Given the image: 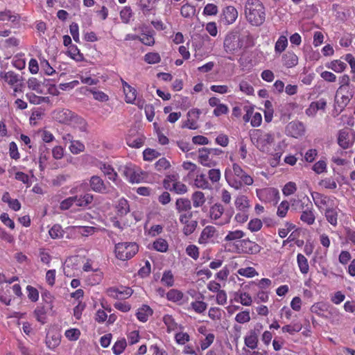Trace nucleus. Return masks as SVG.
I'll return each mask as SVG.
<instances>
[{"instance_id":"obj_1","label":"nucleus","mask_w":355,"mask_h":355,"mask_svg":"<svg viewBox=\"0 0 355 355\" xmlns=\"http://www.w3.org/2000/svg\"><path fill=\"white\" fill-rule=\"evenodd\" d=\"M225 178L229 185L236 189H241L243 185L250 186L254 182L253 178L237 163L232 164V170H225Z\"/></svg>"},{"instance_id":"obj_2","label":"nucleus","mask_w":355,"mask_h":355,"mask_svg":"<svg viewBox=\"0 0 355 355\" xmlns=\"http://www.w3.org/2000/svg\"><path fill=\"white\" fill-rule=\"evenodd\" d=\"M245 15L252 26H261L266 20L265 7L259 0H248L245 5Z\"/></svg>"},{"instance_id":"obj_3","label":"nucleus","mask_w":355,"mask_h":355,"mask_svg":"<svg viewBox=\"0 0 355 355\" xmlns=\"http://www.w3.org/2000/svg\"><path fill=\"white\" fill-rule=\"evenodd\" d=\"M250 137L252 144L261 152L270 153L271 146L275 142L274 135L266 132L260 129H255L250 132Z\"/></svg>"},{"instance_id":"obj_4","label":"nucleus","mask_w":355,"mask_h":355,"mask_svg":"<svg viewBox=\"0 0 355 355\" xmlns=\"http://www.w3.org/2000/svg\"><path fill=\"white\" fill-rule=\"evenodd\" d=\"M353 95V89L349 84L343 85L339 87L335 96L334 106L336 111L338 112L337 115L348 105Z\"/></svg>"},{"instance_id":"obj_5","label":"nucleus","mask_w":355,"mask_h":355,"mask_svg":"<svg viewBox=\"0 0 355 355\" xmlns=\"http://www.w3.org/2000/svg\"><path fill=\"white\" fill-rule=\"evenodd\" d=\"M243 46V37L237 32L227 34L224 40L223 48L227 53L234 55Z\"/></svg>"},{"instance_id":"obj_6","label":"nucleus","mask_w":355,"mask_h":355,"mask_svg":"<svg viewBox=\"0 0 355 355\" xmlns=\"http://www.w3.org/2000/svg\"><path fill=\"white\" fill-rule=\"evenodd\" d=\"M138 252V245L135 243H119L115 245L116 257L125 261L133 257Z\"/></svg>"},{"instance_id":"obj_7","label":"nucleus","mask_w":355,"mask_h":355,"mask_svg":"<svg viewBox=\"0 0 355 355\" xmlns=\"http://www.w3.org/2000/svg\"><path fill=\"white\" fill-rule=\"evenodd\" d=\"M338 144L343 149H348L355 142V131L349 128L341 129L338 132Z\"/></svg>"},{"instance_id":"obj_8","label":"nucleus","mask_w":355,"mask_h":355,"mask_svg":"<svg viewBox=\"0 0 355 355\" xmlns=\"http://www.w3.org/2000/svg\"><path fill=\"white\" fill-rule=\"evenodd\" d=\"M236 252L248 254H256L260 252L261 248L259 245L248 239L239 241L235 244Z\"/></svg>"},{"instance_id":"obj_9","label":"nucleus","mask_w":355,"mask_h":355,"mask_svg":"<svg viewBox=\"0 0 355 355\" xmlns=\"http://www.w3.org/2000/svg\"><path fill=\"white\" fill-rule=\"evenodd\" d=\"M307 201L309 202V205H306V208L302 211L300 218L302 223L308 225H312L315 220V211L309 198H307Z\"/></svg>"},{"instance_id":"obj_10","label":"nucleus","mask_w":355,"mask_h":355,"mask_svg":"<svg viewBox=\"0 0 355 355\" xmlns=\"http://www.w3.org/2000/svg\"><path fill=\"white\" fill-rule=\"evenodd\" d=\"M121 170L122 175L131 183H139L142 179L141 175L132 165L123 166Z\"/></svg>"},{"instance_id":"obj_11","label":"nucleus","mask_w":355,"mask_h":355,"mask_svg":"<svg viewBox=\"0 0 355 355\" xmlns=\"http://www.w3.org/2000/svg\"><path fill=\"white\" fill-rule=\"evenodd\" d=\"M89 185L91 189L94 192L99 193H108L107 187L104 181L97 175H93L89 180Z\"/></svg>"},{"instance_id":"obj_12","label":"nucleus","mask_w":355,"mask_h":355,"mask_svg":"<svg viewBox=\"0 0 355 355\" xmlns=\"http://www.w3.org/2000/svg\"><path fill=\"white\" fill-rule=\"evenodd\" d=\"M286 131L291 137L297 138L303 135L304 132V127L301 122L292 121L287 125Z\"/></svg>"},{"instance_id":"obj_13","label":"nucleus","mask_w":355,"mask_h":355,"mask_svg":"<svg viewBox=\"0 0 355 355\" xmlns=\"http://www.w3.org/2000/svg\"><path fill=\"white\" fill-rule=\"evenodd\" d=\"M73 204L78 207H87L91 205L94 200V196L92 193H87L82 196H71Z\"/></svg>"},{"instance_id":"obj_14","label":"nucleus","mask_w":355,"mask_h":355,"mask_svg":"<svg viewBox=\"0 0 355 355\" xmlns=\"http://www.w3.org/2000/svg\"><path fill=\"white\" fill-rule=\"evenodd\" d=\"M245 236V233L240 230H236L234 231H229L224 238V241L225 242H228V245H231L232 243L235 246V244L239 241L242 240V239Z\"/></svg>"},{"instance_id":"obj_15","label":"nucleus","mask_w":355,"mask_h":355,"mask_svg":"<svg viewBox=\"0 0 355 355\" xmlns=\"http://www.w3.org/2000/svg\"><path fill=\"white\" fill-rule=\"evenodd\" d=\"M210 153L207 148H201L199 149L198 162L203 166L211 167L216 165V162L209 157Z\"/></svg>"},{"instance_id":"obj_16","label":"nucleus","mask_w":355,"mask_h":355,"mask_svg":"<svg viewBox=\"0 0 355 355\" xmlns=\"http://www.w3.org/2000/svg\"><path fill=\"white\" fill-rule=\"evenodd\" d=\"M223 19L228 24L234 22L238 17V12L234 6H227L223 10Z\"/></svg>"},{"instance_id":"obj_17","label":"nucleus","mask_w":355,"mask_h":355,"mask_svg":"<svg viewBox=\"0 0 355 355\" xmlns=\"http://www.w3.org/2000/svg\"><path fill=\"white\" fill-rule=\"evenodd\" d=\"M282 63L287 68H292L298 63V57L292 51H287L282 55Z\"/></svg>"},{"instance_id":"obj_18","label":"nucleus","mask_w":355,"mask_h":355,"mask_svg":"<svg viewBox=\"0 0 355 355\" xmlns=\"http://www.w3.org/2000/svg\"><path fill=\"white\" fill-rule=\"evenodd\" d=\"M175 208L180 214L191 212V202L188 198H178L175 202Z\"/></svg>"},{"instance_id":"obj_19","label":"nucleus","mask_w":355,"mask_h":355,"mask_svg":"<svg viewBox=\"0 0 355 355\" xmlns=\"http://www.w3.org/2000/svg\"><path fill=\"white\" fill-rule=\"evenodd\" d=\"M337 207H328L325 209L324 216L327 220L334 227L338 225V211Z\"/></svg>"},{"instance_id":"obj_20","label":"nucleus","mask_w":355,"mask_h":355,"mask_svg":"<svg viewBox=\"0 0 355 355\" xmlns=\"http://www.w3.org/2000/svg\"><path fill=\"white\" fill-rule=\"evenodd\" d=\"M109 292L111 293V295L116 298H128L132 294V290L126 287L121 288V289L111 288L109 289Z\"/></svg>"},{"instance_id":"obj_21","label":"nucleus","mask_w":355,"mask_h":355,"mask_svg":"<svg viewBox=\"0 0 355 355\" xmlns=\"http://www.w3.org/2000/svg\"><path fill=\"white\" fill-rule=\"evenodd\" d=\"M216 232V230L214 226H206L201 232V235L199 238V243L204 244L207 243L210 239L214 237Z\"/></svg>"},{"instance_id":"obj_22","label":"nucleus","mask_w":355,"mask_h":355,"mask_svg":"<svg viewBox=\"0 0 355 355\" xmlns=\"http://www.w3.org/2000/svg\"><path fill=\"white\" fill-rule=\"evenodd\" d=\"M224 211V207L221 204L215 203L210 207L209 216L211 220H217L221 218Z\"/></svg>"},{"instance_id":"obj_23","label":"nucleus","mask_w":355,"mask_h":355,"mask_svg":"<svg viewBox=\"0 0 355 355\" xmlns=\"http://www.w3.org/2000/svg\"><path fill=\"white\" fill-rule=\"evenodd\" d=\"M99 168L105 175L116 184L118 174L110 165L101 164Z\"/></svg>"},{"instance_id":"obj_24","label":"nucleus","mask_w":355,"mask_h":355,"mask_svg":"<svg viewBox=\"0 0 355 355\" xmlns=\"http://www.w3.org/2000/svg\"><path fill=\"white\" fill-rule=\"evenodd\" d=\"M153 314L152 309L148 305H143L137 313V317L141 322H146L148 317Z\"/></svg>"},{"instance_id":"obj_25","label":"nucleus","mask_w":355,"mask_h":355,"mask_svg":"<svg viewBox=\"0 0 355 355\" xmlns=\"http://www.w3.org/2000/svg\"><path fill=\"white\" fill-rule=\"evenodd\" d=\"M258 341V336H257L254 331H250L249 335L246 336L244 338L245 345L252 349L257 347Z\"/></svg>"},{"instance_id":"obj_26","label":"nucleus","mask_w":355,"mask_h":355,"mask_svg":"<svg viewBox=\"0 0 355 355\" xmlns=\"http://www.w3.org/2000/svg\"><path fill=\"white\" fill-rule=\"evenodd\" d=\"M194 184L196 187L202 189H211V186L207 180L205 174L198 175L194 180Z\"/></svg>"},{"instance_id":"obj_27","label":"nucleus","mask_w":355,"mask_h":355,"mask_svg":"<svg viewBox=\"0 0 355 355\" xmlns=\"http://www.w3.org/2000/svg\"><path fill=\"white\" fill-rule=\"evenodd\" d=\"M67 55L73 60L80 62L84 60L83 53H80V50L76 45H70L67 51Z\"/></svg>"},{"instance_id":"obj_28","label":"nucleus","mask_w":355,"mask_h":355,"mask_svg":"<svg viewBox=\"0 0 355 355\" xmlns=\"http://www.w3.org/2000/svg\"><path fill=\"white\" fill-rule=\"evenodd\" d=\"M117 214L119 216H123L130 211V207L127 200L121 198L116 205Z\"/></svg>"},{"instance_id":"obj_29","label":"nucleus","mask_w":355,"mask_h":355,"mask_svg":"<svg viewBox=\"0 0 355 355\" xmlns=\"http://www.w3.org/2000/svg\"><path fill=\"white\" fill-rule=\"evenodd\" d=\"M191 200L193 207L196 208L202 207L206 201L205 195L202 191H195L191 196Z\"/></svg>"},{"instance_id":"obj_30","label":"nucleus","mask_w":355,"mask_h":355,"mask_svg":"<svg viewBox=\"0 0 355 355\" xmlns=\"http://www.w3.org/2000/svg\"><path fill=\"white\" fill-rule=\"evenodd\" d=\"M297 261L300 272L302 274H307L309 270L307 259L303 254H298L297 256Z\"/></svg>"},{"instance_id":"obj_31","label":"nucleus","mask_w":355,"mask_h":355,"mask_svg":"<svg viewBox=\"0 0 355 355\" xmlns=\"http://www.w3.org/2000/svg\"><path fill=\"white\" fill-rule=\"evenodd\" d=\"M235 206L239 211H248L250 207L249 200L245 196H240L237 197L235 200Z\"/></svg>"},{"instance_id":"obj_32","label":"nucleus","mask_w":355,"mask_h":355,"mask_svg":"<svg viewBox=\"0 0 355 355\" xmlns=\"http://www.w3.org/2000/svg\"><path fill=\"white\" fill-rule=\"evenodd\" d=\"M64 230L62 226L59 224H55L53 227L49 230V234L51 239H61L64 236Z\"/></svg>"},{"instance_id":"obj_33","label":"nucleus","mask_w":355,"mask_h":355,"mask_svg":"<svg viewBox=\"0 0 355 355\" xmlns=\"http://www.w3.org/2000/svg\"><path fill=\"white\" fill-rule=\"evenodd\" d=\"M153 248L156 251L166 252L168 249V244L165 239L159 238L153 242Z\"/></svg>"},{"instance_id":"obj_34","label":"nucleus","mask_w":355,"mask_h":355,"mask_svg":"<svg viewBox=\"0 0 355 355\" xmlns=\"http://www.w3.org/2000/svg\"><path fill=\"white\" fill-rule=\"evenodd\" d=\"M288 46L287 37L284 35H281L275 45V51L276 53L280 54L282 53Z\"/></svg>"},{"instance_id":"obj_35","label":"nucleus","mask_w":355,"mask_h":355,"mask_svg":"<svg viewBox=\"0 0 355 355\" xmlns=\"http://www.w3.org/2000/svg\"><path fill=\"white\" fill-rule=\"evenodd\" d=\"M124 93L125 96V101L128 103H134L136 101L137 97V90L131 87L128 86V89L124 87Z\"/></svg>"},{"instance_id":"obj_36","label":"nucleus","mask_w":355,"mask_h":355,"mask_svg":"<svg viewBox=\"0 0 355 355\" xmlns=\"http://www.w3.org/2000/svg\"><path fill=\"white\" fill-rule=\"evenodd\" d=\"M181 15L185 18H190L196 13V8L189 3L183 5L180 10Z\"/></svg>"},{"instance_id":"obj_37","label":"nucleus","mask_w":355,"mask_h":355,"mask_svg":"<svg viewBox=\"0 0 355 355\" xmlns=\"http://www.w3.org/2000/svg\"><path fill=\"white\" fill-rule=\"evenodd\" d=\"M153 0H139V6L143 13L148 15L153 9Z\"/></svg>"},{"instance_id":"obj_38","label":"nucleus","mask_w":355,"mask_h":355,"mask_svg":"<svg viewBox=\"0 0 355 355\" xmlns=\"http://www.w3.org/2000/svg\"><path fill=\"white\" fill-rule=\"evenodd\" d=\"M166 297L169 301L177 302L183 297V293L176 289H171L166 293Z\"/></svg>"},{"instance_id":"obj_39","label":"nucleus","mask_w":355,"mask_h":355,"mask_svg":"<svg viewBox=\"0 0 355 355\" xmlns=\"http://www.w3.org/2000/svg\"><path fill=\"white\" fill-rule=\"evenodd\" d=\"M126 346L127 343L125 338H122L119 340H117L112 347L113 353L115 355L121 354L124 351Z\"/></svg>"},{"instance_id":"obj_40","label":"nucleus","mask_w":355,"mask_h":355,"mask_svg":"<svg viewBox=\"0 0 355 355\" xmlns=\"http://www.w3.org/2000/svg\"><path fill=\"white\" fill-rule=\"evenodd\" d=\"M311 196L317 207H320V205H327L328 198L327 196L318 192L311 193Z\"/></svg>"},{"instance_id":"obj_41","label":"nucleus","mask_w":355,"mask_h":355,"mask_svg":"<svg viewBox=\"0 0 355 355\" xmlns=\"http://www.w3.org/2000/svg\"><path fill=\"white\" fill-rule=\"evenodd\" d=\"M69 150L73 154L77 155L85 150V145L79 141H71Z\"/></svg>"},{"instance_id":"obj_42","label":"nucleus","mask_w":355,"mask_h":355,"mask_svg":"<svg viewBox=\"0 0 355 355\" xmlns=\"http://www.w3.org/2000/svg\"><path fill=\"white\" fill-rule=\"evenodd\" d=\"M163 322L167 327L168 332L174 331L176 329L178 324L175 322L173 318L170 315H165L163 317Z\"/></svg>"},{"instance_id":"obj_43","label":"nucleus","mask_w":355,"mask_h":355,"mask_svg":"<svg viewBox=\"0 0 355 355\" xmlns=\"http://www.w3.org/2000/svg\"><path fill=\"white\" fill-rule=\"evenodd\" d=\"M3 78L10 85H14L19 81V76L12 71L6 73Z\"/></svg>"},{"instance_id":"obj_44","label":"nucleus","mask_w":355,"mask_h":355,"mask_svg":"<svg viewBox=\"0 0 355 355\" xmlns=\"http://www.w3.org/2000/svg\"><path fill=\"white\" fill-rule=\"evenodd\" d=\"M238 273L243 277H253L258 275L256 270L252 267L242 268L238 270Z\"/></svg>"},{"instance_id":"obj_45","label":"nucleus","mask_w":355,"mask_h":355,"mask_svg":"<svg viewBox=\"0 0 355 355\" xmlns=\"http://www.w3.org/2000/svg\"><path fill=\"white\" fill-rule=\"evenodd\" d=\"M161 282L167 286H172L173 285L174 279L171 270H167L164 272Z\"/></svg>"},{"instance_id":"obj_46","label":"nucleus","mask_w":355,"mask_h":355,"mask_svg":"<svg viewBox=\"0 0 355 355\" xmlns=\"http://www.w3.org/2000/svg\"><path fill=\"white\" fill-rule=\"evenodd\" d=\"M191 306L196 313H202L206 310L207 304L202 301H195L191 303Z\"/></svg>"},{"instance_id":"obj_47","label":"nucleus","mask_w":355,"mask_h":355,"mask_svg":"<svg viewBox=\"0 0 355 355\" xmlns=\"http://www.w3.org/2000/svg\"><path fill=\"white\" fill-rule=\"evenodd\" d=\"M144 160L151 161L160 155L156 150L152 148H147L143 152Z\"/></svg>"},{"instance_id":"obj_48","label":"nucleus","mask_w":355,"mask_h":355,"mask_svg":"<svg viewBox=\"0 0 355 355\" xmlns=\"http://www.w3.org/2000/svg\"><path fill=\"white\" fill-rule=\"evenodd\" d=\"M289 209V203L287 200H283L278 206L277 214L281 218L286 216Z\"/></svg>"},{"instance_id":"obj_49","label":"nucleus","mask_w":355,"mask_h":355,"mask_svg":"<svg viewBox=\"0 0 355 355\" xmlns=\"http://www.w3.org/2000/svg\"><path fill=\"white\" fill-rule=\"evenodd\" d=\"M296 184L293 182H289L284 185L282 189V192L284 195L288 196L293 194L296 191Z\"/></svg>"},{"instance_id":"obj_50","label":"nucleus","mask_w":355,"mask_h":355,"mask_svg":"<svg viewBox=\"0 0 355 355\" xmlns=\"http://www.w3.org/2000/svg\"><path fill=\"white\" fill-rule=\"evenodd\" d=\"M235 320L241 324L249 322L250 320V312L244 311L237 313L235 317Z\"/></svg>"},{"instance_id":"obj_51","label":"nucleus","mask_w":355,"mask_h":355,"mask_svg":"<svg viewBox=\"0 0 355 355\" xmlns=\"http://www.w3.org/2000/svg\"><path fill=\"white\" fill-rule=\"evenodd\" d=\"M161 58L157 53H148L144 56V60L149 64L159 62Z\"/></svg>"},{"instance_id":"obj_52","label":"nucleus","mask_w":355,"mask_h":355,"mask_svg":"<svg viewBox=\"0 0 355 355\" xmlns=\"http://www.w3.org/2000/svg\"><path fill=\"white\" fill-rule=\"evenodd\" d=\"M19 17L18 15H12V12L9 10L4 11H0V21H4L6 19L15 21Z\"/></svg>"},{"instance_id":"obj_53","label":"nucleus","mask_w":355,"mask_h":355,"mask_svg":"<svg viewBox=\"0 0 355 355\" xmlns=\"http://www.w3.org/2000/svg\"><path fill=\"white\" fill-rule=\"evenodd\" d=\"M197 225L198 222L196 220H191L184 226L183 233L187 236L191 234L196 229Z\"/></svg>"},{"instance_id":"obj_54","label":"nucleus","mask_w":355,"mask_h":355,"mask_svg":"<svg viewBox=\"0 0 355 355\" xmlns=\"http://www.w3.org/2000/svg\"><path fill=\"white\" fill-rule=\"evenodd\" d=\"M302 329V325L299 324H288L282 328L283 332H287L293 335L296 332H299Z\"/></svg>"},{"instance_id":"obj_55","label":"nucleus","mask_w":355,"mask_h":355,"mask_svg":"<svg viewBox=\"0 0 355 355\" xmlns=\"http://www.w3.org/2000/svg\"><path fill=\"white\" fill-rule=\"evenodd\" d=\"M347 67L346 63L341 60H334L331 62V69L336 72H342Z\"/></svg>"},{"instance_id":"obj_56","label":"nucleus","mask_w":355,"mask_h":355,"mask_svg":"<svg viewBox=\"0 0 355 355\" xmlns=\"http://www.w3.org/2000/svg\"><path fill=\"white\" fill-rule=\"evenodd\" d=\"M187 254L196 260L199 257V250L198 248L195 245H189L186 248Z\"/></svg>"},{"instance_id":"obj_57","label":"nucleus","mask_w":355,"mask_h":355,"mask_svg":"<svg viewBox=\"0 0 355 355\" xmlns=\"http://www.w3.org/2000/svg\"><path fill=\"white\" fill-rule=\"evenodd\" d=\"M187 190V187L180 182L173 183L172 191H174L178 194H184Z\"/></svg>"},{"instance_id":"obj_58","label":"nucleus","mask_w":355,"mask_h":355,"mask_svg":"<svg viewBox=\"0 0 355 355\" xmlns=\"http://www.w3.org/2000/svg\"><path fill=\"white\" fill-rule=\"evenodd\" d=\"M28 87L29 89L36 91L37 93L41 94L42 90L40 89V83L35 78H29L28 82Z\"/></svg>"},{"instance_id":"obj_59","label":"nucleus","mask_w":355,"mask_h":355,"mask_svg":"<svg viewBox=\"0 0 355 355\" xmlns=\"http://www.w3.org/2000/svg\"><path fill=\"white\" fill-rule=\"evenodd\" d=\"M208 176L212 183H216L220 179V171L219 169H210L208 172Z\"/></svg>"},{"instance_id":"obj_60","label":"nucleus","mask_w":355,"mask_h":355,"mask_svg":"<svg viewBox=\"0 0 355 355\" xmlns=\"http://www.w3.org/2000/svg\"><path fill=\"white\" fill-rule=\"evenodd\" d=\"M155 168L161 171L162 170H166L168 168L171 166L170 162L164 157H162L159 159L156 163H155Z\"/></svg>"},{"instance_id":"obj_61","label":"nucleus","mask_w":355,"mask_h":355,"mask_svg":"<svg viewBox=\"0 0 355 355\" xmlns=\"http://www.w3.org/2000/svg\"><path fill=\"white\" fill-rule=\"evenodd\" d=\"M262 227V222L260 219L255 218L251 220L248 223V229L251 232H257Z\"/></svg>"},{"instance_id":"obj_62","label":"nucleus","mask_w":355,"mask_h":355,"mask_svg":"<svg viewBox=\"0 0 355 355\" xmlns=\"http://www.w3.org/2000/svg\"><path fill=\"white\" fill-rule=\"evenodd\" d=\"M26 96L29 102L34 105L40 104L41 103L44 102L45 99L44 97L37 96L33 93H28Z\"/></svg>"},{"instance_id":"obj_63","label":"nucleus","mask_w":355,"mask_h":355,"mask_svg":"<svg viewBox=\"0 0 355 355\" xmlns=\"http://www.w3.org/2000/svg\"><path fill=\"white\" fill-rule=\"evenodd\" d=\"M175 339L179 345H184L189 341L190 336L187 333L180 332L175 334Z\"/></svg>"},{"instance_id":"obj_64","label":"nucleus","mask_w":355,"mask_h":355,"mask_svg":"<svg viewBox=\"0 0 355 355\" xmlns=\"http://www.w3.org/2000/svg\"><path fill=\"white\" fill-rule=\"evenodd\" d=\"M26 290L28 291V297L32 302H36L38 300L39 293L35 288L31 286H28L26 287Z\"/></svg>"}]
</instances>
